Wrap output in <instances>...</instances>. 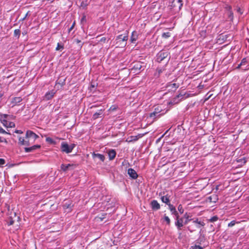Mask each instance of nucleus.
<instances>
[{
    "instance_id": "18",
    "label": "nucleus",
    "mask_w": 249,
    "mask_h": 249,
    "mask_svg": "<svg viewBox=\"0 0 249 249\" xmlns=\"http://www.w3.org/2000/svg\"><path fill=\"white\" fill-rule=\"evenodd\" d=\"M193 222L194 224H196V227L197 228H200L201 227V226H203L204 225V222L198 221V219L197 218L193 220Z\"/></svg>"
},
{
    "instance_id": "28",
    "label": "nucleus",
    "mask_w": 249,
    "mask_h": 249,
    "mask_svg": "<svg viewBox=\"0 0 249 249\" xmlns=\"http://www.w3.org/2000/svg\"><path fill=\"white\" fill-rule=\"evenodd\" d=\"M218 219V217L217 215H215L212 217H211L210 219H209V221L211 222H214L216 221Z\"/></svg>"
},
{
    "instance_id": "2",
    "label": "nucleus",
    "mask_w": 249,
    "mask_h": 249,
    "mask_svg": "<svg viewBox=\"0 0 249 249\" xmlns=\"http://www.w3.org/2000/svg\"><path fill=\"white\" fill-rule=\"evenodd\" d=\"M39 138V136L31 130H27L26 133L25 139H30L31 143H34L35 141Z\"/></svg>"
},
{
    "instance_id": "14",
    "label": "nucleus",
    "mask_w": 249,
    "mask_h": 249,
    "mask_svg": "<svg viewBox=\"0 0 249 249\" xmlns=\"http://www.w3.org/2000/svg\"><path fill=\"white\" fill-rule=\"evenodd\" d=\"M3 124L7 127H14L15 126V124L13 122H8L5 120H3L2 121Z\"/></svg>"
},
{
    "instance_id": "32",
    "label": "nucleus",
    "mask_w": 249,
    "mask_h": 249,
    "mask_svg": "<svg viewBox=\"0 0 249 249\" xmlns=\"http://www.w3.org/2000/svg\"><path fill=\"white\" fill-rule=\"evenodd\" d=\"M236 221L235 220H232L231 222L228 224V227H231L235 225L236 223Z\"/></svg>"
},
{
    "instance_id": "42",
    "label": "nucleus",
    "mask_w": 249,
    "mask_h": 249,
    "mask_svg": "<svg viewBox=\"0 0 249 249\" xmlns=\"http://www.w3.org/2000/svg\"><path fill=\"white\" fill-rule=\"evenodd\" d=\"M74 24H75V22H73V23L72 24V25L71 26V27L70 28V29H69V32H70L71 31L74 26Z\"/></svg>"
},
{
    "instance_id": "35",
    "label": "nucleus",
    "mask_w": 249,
    "mask_h": 249,
    "mask_svg": "<svg viewBox=\"0 0 249 249\" xmlns=\"http://www.w3.org/2000/svg\"><path fill=\"white\" fill-rule=\"evenodd\" d=\"M172 214L174 215L175 216L176 220L180 218H179V214H178V212H176V213H174Z\"/></svg>"
},
{
    "instance_id": "45",
    "label": "nucleus",
    "mask_w": 249,
    "mask_h": 249,
    "mask_svg": "<svg viewBox=\"0 0 249 249\" xmlns=\"http://www.w3.org/2000/svg\"><path fill=\"white\" fill-rule=\"evenodd\" d=\"M15 132V133L18 134H22L23 133L22 131L20 130H16Z\"/></svg>"
},
{
    "instance_id": "19",
    "label": "nucleus",
    "mask_w": 249,
    "mask_h": 249,
    "mask_svg": "<svg viewBox=\"0 0 249 249\" xmlns=\"http://www.w3.org/2000/svg\"><path fill=\"white\" fill-rule=\"evenodd\" d=\"M92 157L93 158H98L99 159H100L101 161H104L105 160V156L101 154H95L93 153L92 154Z\"/></svg>"
},
{
    "instance_id": "11",
    "label": "nucleus",
    "mask_w": 249,
    "mask_h": 249,
    "mask_svg": "<svg viewBox=\"0 0 249 249\" xmlns=\"http://www.w3.org/2000/svg\"><path fill=\"white\" fill-rule=\"evenodd\" d=\"M109 159L110 160H113L116 157V152L114 149H110L108 152Z\"/></svg>"
},
{
    "instance_id": "4",
    "label": "nucleus",
    "mask_w": 249,
    "mask_h": 249,
    "mask_svg": "<svg viewBox=\"0 0 249 249\" xmlns=\"http://www.w3.org/2000/svg\"><path fill=\"white\" fill-rule=\"evenodd\" d=\"M183 5L182 0H173L172 2V6L175 8L176 11H179Z\"/></svg>"
},
{
    "instance_id": "30",
    "label": "nucleus",
    "mask_w": 249,
    "mask_h": 249,
    "mask_svg": "<svg viewBox=\"0 0 249 249\" xmlns=\"http://www.w3.org/2000/svg\"><path fill=\"white\" fill-rule=\"evenodd\" d=\"M171 36V34L169 32L163 33L162 34V36L164 38H167L170 37Z\"/></svg>"
},
{
    "instance_id": "38",
    "label": "nucleus",
    "mask_w": 249,
    "mask_h": 249,
    "mask_svg": "<svg viewBox=\"0 0 249 249\" xmlns=\"http://www.w3.org/2000/svg\"><path fill=\"white\" fill-rule=\"evenodd\" d=\"M25 142H27L28 143V145L27 146H29V145H30L31 144V140L30 139H26V140L25 141Z\"/></svg>"
},
{
    "instance_id": "25",
    "label": "nucleus",
    "mask_w": 249,
    "mask_h": 249,
    "mask_svg": "<svg viewBox=\"0 0 249 249\" xmlns=\"http://www.w3.org/2000/svg\"><path fill=\"white\" fill-rule=\"evenodd\" d=\"M162 219L164 221L166 222L168 225L170 224V219L168 216L166 215V214L164 215Z\"/></svg>"
},
{
    "instance_id": "40",
    "label": "nucleus",
    "mask_w": 249,
    "mask_h": 249,
    "mask_svg": "<svg viewBox=\"0 0 249 249\" xmlns=\"http://www.w3.org/2000/svg\"><path fill=\"white\" fill-rule=\"evenodd\" d=\"M0 133L5 134L6 132L2 128L0 127Z\"/></svg>"
},
{
    "instance_id": "8",
    "label": "nucleus",
    "mask_w": 249,
    "mask_h": 249,
    "mask_svg": "<svg viewBox=\"0 0 249 249\" xmlns=\"http://www.w3.org/2000/svg\"><path fill=\"white\" fill-rule=\"evenodd\" d=\"M128 174L133 179H136L138 177V174L135 171V170H134L132 168H129L128 170Z\"/></svg>"
},
{
    "instance_id": "20",
    "label": "nucleus",
    "mask_w": 249,
    "mask_h": 249,
    "mask_svg": "<svg viewBox=\"0 0 249 249\" xmlns=\"http://www.w3.org/2000/svg\"><path fill=\"white\" fill-rule=\"evenodd\" d=\"M143 136V134H139L137 136H132L130 137L131 139L129 140V142L136 141L139 138H142Z\"/></svg>"
},
{
    "instance_id": "34",
    "label": "nucleus",
    "mask_w": 249,
    "mask_h": 249,
    "mask_svg": "<svg viewBox=\"0 0 249 249\" xmlns=\"http://www.w3.org/2000/svg\"><path fill=\"white\" fill-rule=\"evenodd\" d=\"M64 47H63V46L62 45H61L59 43H57V47L56 48V51H58L59 50H60V49H63Z\"/></svg>"
},
{
    "instance_id": "23",
    "label": "nucleus",
    "mask_w": 249,
    "mask_h": 249,
    "mask_svg": "<svg viewBox=\"0 0 249 249\" xmlns=\"http://www.w3.org/2000/svg\"><path fill=\"white\" fill-rule=\"evenodd\" d=\"M71 166L72 165L70 164H62L61 165V170H62L64 171H66L68 170L69 167H71Z\"/></svg>"
},
{
    "instance_id": "26",
    "label": "nucleus",
    "mask_w": 249,
    "mask_h": 249,
    "mask_svg": "<svg viewBox=\"0 0 249 249\" xmlns=\"http://www.w3.org/2000/svg\"><path fill=\"white\" fill-rule=\"evenodd\" d=\"M14 34L15 36L17 37V38H18L20 35V30L19 29H15Z\"/></svg>"
},
{
    "instance_id": "33",
    "label": "nucleus",
    "mask_w": 249,
    "mask_h": 249,
    "mask_svg": "<svg viewBox=\"0 0 249 249\" xmlns=\"http://www.w3.org/2000/svg\"><path fill=\"white\" fill-rule=\"evenodd\" d=\"M247 61L246 58H244L242 60L241 63H240V66L245 65L247 63Z\"/></svg>"
},
{
    "instance_id": "3",
    "label": "nucleus",
    "mask_w": 249,
    "mask_h": 249,
    "mask_svg": "<svg viewBox=\"0 0 249 249\" xmlns=\"http://www.w3.org/2000/svg\"><path fill=\"white\" fill-rule=\"evenodd\" d=\"M169 53L167 51H160L157 54V61L160 63L169 56Z\"/></svg>"
},
{
    "instance_id": "13",
    "label": "nucleus",
    "mask_w": 249,
    "mask_h": 249,
    "mask_svg": "<svg viewBox=\"0 0 249 249\" xmlns=\"http://www.w3.org/2000/svg\"><path fill=\"white\" fill-rule=\"evenodd\" d=\"M137 39H138V34H137V32H136V31L132 32L131 36L130 37L131 42L132 43H135L136 41L137 40Z\"/></svg>"
},
{
    "instance_id": "50",
    "label": "nucleus",
    "mask_w": 249,
    "mask_h": 249,
    "mask_svg": "<svg viewBox=\"0 0 249 249\" xmlns=\"http://www.w3.org/2000/svg\"><path fill=\"white\" fill-rule=\"evenodd\" d=\"M141 66L140 65H137V66L136 67V69H139V70L141 69Z\"/></svg>"
},
{
    "instance_id": "39",
    "label": "nucleus",
    "mask_w": 249,
    "mask_h": 249,
    "mask_svg": "<svg viewBox=\"0 0 249 249\" xmlns=\"http://www.w3.org/2000/svg\"><path fill=\"white\" fill-rule=\"evenodd\" d=\"M158 113L156 112H153V113H151L150 114V117H153L154 116H155L156 115H158Z\"/></svg>"
},
{
    "instance_id": "36",
    "label": "nucleus",
    "mask_w": 249,
    "mask_h": 249,
    "mask_svg": "<svg viewBox=\"0 0 249 249\" xmlns=\"http://www.w3.org/2000/svg\"><path fill=\"white\" fill-rule=\"evenodd\" d=\"M46 142H49L50 143H53V140L51 138H50V137L46 138Z\"/></svg>"
},
{
    "instance_id": "53",
    "label": "nucleus",
    "mask_w": 249,
    "mask_h": 249,
    "mask_svg": "<svg viewBox=\"0 0 249 249\" xmlns=\"http://www.w3.org/2000/svg\"><path fill=\"white\" fill-rule=\"evenodd\" d=\"M3 140H1V138L0 137V142H2Z\"/></svg>"
},
{
    "instance_id": "5",
    "label": "nucleus",
    "mask_w": 249,
    "mask_h": 249,
    "mask_svg": "<svg viewBox=\"0 0 249 249\" xmlns=\"http://www.w3.org/2000/svg\"><path fill=\"white\" fill-rule=\"evenodd\" d=\"M150 206L152 209L154 211H157L160 209V206L157 200H153L150 202Z\"/></svg>"
},
{
    "instance_id": "24",
    "label": "nucleus",
    "mask_w": 249,
    "mask_h": 249,
    "mask_svg": "<svg viewBox=\"0 0 249 249\" xmlns=\"http://www.w3.org/2000/svg\"><path fill=\"white\" fill-rule=\"evenodd\" d=\"M54 93L48 92L46 93L45 97L47 100L51 99L53 96Z\"/></svg>"
},
{
    "instance_id": "47",
    "label": "nucleus",
    "mask_w": 249,
    "mask_h": 249,
    "mask_svg": "<svg viewBox=\"0 0 249 249\" xmlns=\"http://www.w3.org/2000/svg\"><path fill=\"white\" fill-rule=\"evenodd\" d=\"M29 12H28L25 15V16H24V17L22 18V20H24L26 18V17L28 16V14H29Z\"/></svg>"
},
{
    "instance_id": "48",
    "label": "nucleus",
    "mask_w": 249,
    "mask_h": 249,
    "mask_svg": "<svg viewBox=\"0 0 249 249\" xmlns=\"http://www.w3.org/2000/svg\"><path fill=\"white\" fill-rule=\"evenodd\" d=\"M115 109H116L115 107H114V106H111V107H110V110H115Z\"/></svg>"
},
{
    "instance_id": "37",
    "label": "nucleus",
    "mask_w": 249,
    "mask_h": 249,
    "mask_svg": "<svg viewBox=\"0 0 249 249\" xmlns=\"http://www.w3.org/2000/svg\"><path fill=\"white\" fill-rule=\"evenodd\" d=\"M5 163V160L3 159H0V166L3 165Z\"/></svg>"
},
{
    "instance_id": "21",
    "label": "nucleus",
    "mask_w": 249,
    "mask_h": 249,
    "mask_svg": "<svg viewBox=\"0 0 249 249\" xmlns=\"http://www.w3.org/2000/svg\"><path fill=\"white\" fill-rule=\"evenodd\" d=\"M25 139L22 137H18V144L20 145H28V143L25 142Z\"/></svg>"
},
{
    "instance_id": "49",
    "label": "nucleus",
    "mask_w": 249,
    "mask_h": 249,
    "mask_svg": "<svg viewBox=\"0 0 249 249\" xmlns=\"http://www.w3.org/2000/svg\"><path fill=\"white\" fill-rule=\"evenodd\" d=\"M106 40V38L105 37H102L101 39V41H102V42H105Z\"/></svg>"
},
{
    "instance_id": "7",
    "label": "nucleus",
    "mask_w": 249,
    "mask_h": 249,
    "mask_svg": "<svg viewBox=\"0 0 249 249\" xmlns=\"http://www.w3.org/2000/svg\"><path fill=\"white\" fill-rule=\"evenodd\" d=\"M126 33L123 35H120L116 37V40L120 41L121 40L123 41H126L128 39V32L126 31Z\"/></svg>"
},
{
    "instance_id": "46",
    "label": "nucleus",
    "mask_w": 249,
    "mask_h": 249,
    "mask_svg": "<svg viewBox=\"0 0 249 249\" xmlns=\"http://www.w3.org/2000/svg\"><path fill=\"white\" fill-rule=\"evenodd\" d=\"M188 230H189L191 232H193L194 230L191 229V226H188Z\"/></svg>"
},
{
    "instance_id": "44",
    "label": "nucleus",
    "mask_w": 249,
    "mask_h": 249,
    "mask_svg": "<svg viewBox=\"0 0 249 249\" xmlns=\"http://www.w3.org/2000/svg\"><path fill=\"white\" fill-rule=\"evenodd\" d=\"M237 12L238 13H240V14H242V10L240 8H238L237 9Z\"/></svg>"
},
{
    "instance_id": "41",
    "label": "nucleus",
    "mask_w": 249,
    "mask_h": 249,
    "mask_svg": "<svg viewBox=\"0 0 249 249\" xmlns=\"http://www.w3.org/2000/svg\"><path fill=\"white\" fill-rule=\"evenodd\" d=\"M186 220H185V221L184 222V224H187L189 221L191 220V219L189 218L188 216H186Z\"/></svg>"
},
{
    "instance_id": "52",
    "label": "nucleus",
    "mask_w": 249,
    "mask_h": 249,
    "mask_svg": "<svg viewBox=\"0 0 249 249\" xmlns=\"http://www.w3.org/2000/svg\"><path fill=\"white\" fill-rule=\"evenodd\" d=\"M167 132H168V130H167V131H166V132H165V133L162 135V137H163L164 135H165L167 133Z\"/></svg>"
},
{
    "instance_id": "55",
    "label": "nucleus",
    "mask_w": 249,
    "mask_h": 249,
    "mask_svg": "<svg viewBox=\"0 0 249 249\" xmlns=\"http://www.w3.org/2000/svg\"><path fill=\"white\" fill-rule=\"evenodd\" d=\"M80 42V40H77V43H79V42Z\"/></svg>"
},
{
    "instance_id": "51",
    "label": "nucleus",
    "mask_w": 249,
    "mask_h": 249,
    "mask_svg": "<svg viewBox=\"0 0 249 249\" xmlns=\"http://www.w3.org/2000/svg\"><path fill=\"white\" fill-rule=\"evenodd\" d=\"M14 223V221H11L9 224V225H11L13 224Z\"/></svg>"
},
{
    "instance_id": "17",
    "label": "nucleus",
    "mask_w": 249,
    "mask_h": 249,
    "mask_svg": "<svg viewBox=\"0 0 249 249\" xmlns=\"http://www.w3.org/2000/svg\"><path fill=\"white\" fill-rule=\"evenodd\" d=\"M226 9H227V10H228L229 11V13H228L229 18H230L231 20H232L233 18V14L232 12V11H231V6L230 5H227V6L226 7Z\"/></svg>"
},
{
    "instance_id": "12",
    "label": "nucleus",
    "mask_w": 249,
    "mask_h": 249,
    "mask_svg": "<svg viewBox=\"0 0 249 249\" xmlns=\"http://www.w3.org/2000/svg\"><path fill=\"white\" fill-rule=\"evenodd\" d=\"M183 220L182 218H180L179 219H177L175 222V225L177 226L178 230H180L181 228L183 226Z\"/></svg>"
},
{
    "instance_id": "27",
    "label": "nucleus",
    "mask_w": 249,
    "mask_h": 249,
    "mask_svg": "<svg viewBox=\"0 0 249 249\" xmlns=\"http://www.w3.org/2000/svg\"><path fill=\"white\" fill-rule=\"evenodd\" d=\"M163 70L162 69L158 68L156 70V72L155 73V76L157 77H159L160 74L162 72Z\"/></svg>"
},
{
    "instance_id": "43",
    "label": "nucleus",
    "mask_w": 249,
    "mask_h": 249,
    "mask_svg": "<svg viewBox=\"0 0 249 249\" xmlns=\"http://www.w3.org/2000/svg\"><path fill=\"white\" fill-rule=\"evenodd\" d=\"M86 17L85 16H83V17L81 18V22H84L86 21Z\"/></svg>"
},
{
    "instance_id": "6",
    "label": "nucleus",
    "mask_w": 249,
    "mask_h": 249,
    "mask_svg": "<svg viewBox=\"0 0 249 249\" xmlns=\"http://www.w3.org/2000/svg\"><path fill=\"white\" fill-rule=\"evenodd\" d=\"M179 87V85L177 83H169L167 84L166 88L168 90L172 91H175Z\"/></svg>"
},
{
    "instance_id": "31",
    "label": "nucleus",
    "mask_w": 249,
    "mask_h": 249,
    "mask_svg": "<svg viewBox=\"0 0 249 249\" xmlns=\"http://www.w3.org/2000/svg\"><path fill=\"white\" fill-rule=\"evenodd\" d=\"M190 249H202V248L198 245H195L193 246H191Z\"/></svg>"
},
{
    "instance_id": "29",
    "label": "nucleus",
    "mask_w": 249,
    "mask_h": 249,
    "mask_svg": "<svg viewBox=\"0 0 249 249\" xmlns=\"http://www.w3.org/2000/svg\"><path fill=\"white\" fill-rule=\"evenodd\" d=\"M178 210L179 211V212L180 213H181V214L183 213L184 212L183 208L182 207V205H181V204H179L178 206Z\"/></svg>"
},
{
    "instance_id": "15",
    "label": "nucleus",
    "mask_w": 249,
    "mask_h": 249,
    "mask_svg": "<svg viewBox=\"0 0 249 249\" xmlns=\"http://www.w3.org/2000/svg\"><path fill=\"white\" fill-rule=\"evenodd\" d=\"M104 110V109H102L98 110L96 112H95L93 115L92 118L94 120H95V119L98 118L99 117H101L100 116L103 114Z\"/></svg>"
},
{
    "instance_id": "10",
    "label": "nucleus",
    "mask_w": 249,
    "mask_h": 249,
    "mask_svg": "<svg viewBox=\"0 0 249 249\" xmlns=\"http://www.w3.org/2000/svg\"><path fill=\"white\" fill-rule=\"evenodd\" d=\"M22 100V99L20 97H14L12 99V100L11 101V104L12 105V106H15L18 105V104L20 103Z\"/></svg>"
},
{
    "instance_id": "16",
    "label": "nucleus",
    "mask_w": 249,
    "mask_h": 249,
    "mask_svg": "<svg viewBox=\"0 0 249 249\" xmlns=\"http://www.w3.org/2000/svg\"><path fill=\"white\" fill-rule=\"evenodd\" d=\"M161 200L163 203H165L167 205H168L169 204H170V199H169V196L168 195L164 196L161 197Z\"/></svg>"
},
{
    "instance_id": "54",
    "label": "nucleus",
    "mask_w": 249,
    "mask_h": 249,
    "mask_svg": "<svg viewBox=\"0 0 249 249\" xmlns=\"http://www.w3.org/2000/svg\"><path fill=\"white\" fill-rule=\"evenodd\" d=\"M241 66H240V64L238 65V66H237V68L238 69Z\"/></svg>"
},
{
    "instance_id": "9",
    "label": "nucleus",
    "mask_w": 249,
    "mask_h": 249,
    "mask_svg": "<svg viewBox=\"0 0 249 249\" xmlns=\"http://www.w3.org/2000/svg\"><path fill=\"white\" fill-rule=\"evenodd\" d=\"M40 148V145L36 144V145H34L32 146H31L30 147H25L24 148V150H25V152L29 153V152H32L37 149H39Z\"/></svg>"
},
{
    "instance_id": "22",
    "label": "nucleus",
    "mask_w": 249,
    "mask_h": 249,
    "mask_svg": "<svg viewBox=\"0 0 249 249\" xmlns=\"http://www.w3.org/2000/svg\"><path fill=\"white\" fill-rule=\"evenodd\" d=\"M168 209H169V210L170 211L172 214H173L174 213H176L177 211L176 210V209L175 208V206H174L172 204H171V203L170 204H169L168 205Z\"/></svg>"
},
{
    "instance_id": "1",
    "label": "nucleus",
    "mask_w": 249,
    "mask_h": 249,
    "mask_svg": "<svg viewBox=\"0 0 249 249\" xmlns=\"http://www.w3.org/2000/svg\"><path fill=\"white\" fill-rule=\"evenodd\" d=\"M75 146V144H71V145H69L66 142H62L61 144L60 148L62 152L68 154L72 152Z\"/></svg>"
}]
</instances>
